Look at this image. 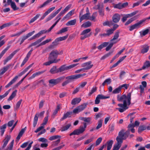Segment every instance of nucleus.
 Wrapping results in <instances>:
<instances>
[{
	"mask_svg": "<svg viewBox=\"0 0 150 150\" xmlns=\"http://www.w3.org/2000/svg\"><path fill=\"white\" fill-rule=\"evenodd\" d=\"M131 93H128L127 95L125 94L122 96L118 95L117 96V100L119 101H123V104L119 103L118 106L120 108H117L116 109L120 112H122L129 108L127 106L131 104Z\"/></svg>",
	"mask_w": 150,
	"mask_h": 150,
	"instance_id": "1",
	"label": "nucleus"
},
{
	"mask_svg": "<svg viewBox=\"0 0 150 150\" xmlns=\"http://www.w3.org/2000/svg\"><path fill=\"white\" fill-rule=\"evenodd\" d=\"M125 130L122 129L119 132L118 135L116 138L117 142L122 143L123 140L125 139L129 136L128 134L126 131L125 132Z\"/></svg>",
	"mask_w": 150,
	"mask_h": 150,
	"instance_id": "2",
	"label": "nucleus"
},
{
	"mask_svg": "<svg viewBox=\"0 0 150 150\" xmlns=\"http://www.w3.org/2000/svg\"><path fill=\"white\" fill-rule=\"evenodd\" d=\"M83 126H80L79 129L75 130L73 132L70 134V136L73 135H79L82 133L85 130L87 127L86 123V122H83Z\"/></svg>",
	"mask_w": 150,
	"mask_h": 150,
	"instance_id": "3",
	"label": "nucleus"
},
{
	"mask_svg": "<svg viewBox=\"0 0 150 150\" xmlns=\"http://www.w3.org/2000/svg\"><path fill=\"white\" fill-rule=\"evenodd\" d=\"M88 105V103H85L79 105L76 108H75L73 111V112L74 113H77L83 110L87 107Z\"/></svg>",
	"mask_w": 150,
	"mask_h": 150,
	"instance_id": "4",
	"label": "nucleus"
},
{
	"mask_svg": "<svg viewBox=\"0 0 150 150\" xmlns=\"http://www.w3.org/2000/svg\"><path fill=\"white\" fill-rule=\"evenodd\" d=\"M83 11L81 10L79 13V18L80 21L81 22L84 20H88L90 19V13L88 12L83 15H82Z\"/></svg>",
	"mask_w": 150,
	"mask_h": 150,
	"instance_id": "5",
	"label": "nucleus"
},
{
	"mask_svg": "<svg viewBox=\"0 0 150 150\" xmlns=\"http://www.w3.org/2000/svg\"><path fill=\"white\" fill-rule=\"evenodd\" d=\"M146 19L140 20L139 22L131 26L129 28L130 31H132L135 29H138L141 27V25L142 23L144 22Z\"/></svg>",
	"mask_w": 150,
	"mask_h": 150,
	"instance_id": "6",
	"label": "nucleus"
},
{
	"mask_svg": "<svg viewBox=\"0 0 150 150\" xmlns=\"http://www.w3.org/2000/svg\"><path fill=\"white\" fill-rule=\"evenodd\" d=\"M44 113L45 111H43L40 113H37L35 114L33 120V126L34 127H35L37 125L38 119V117L42 118Z\"/></svg>",
	"mask_w": 150,
	"mask_h": 150,
	"instance_id": "7",
	"label": "nucleus"
},
{
	"mask_svg": "<svg viewBox=\"0 0 150 150\" xmlns=\"http://www.w3.org/2000/svg\"><path fill=\"white\" fill-rule=\"evenodd\" d=\"M35 33V31L34 30L32 32L28 33L26 35L23 36L22 37L20 38L18 40V42H20V44L21 45L25 40L32 36Z\"/></svg>",
	"mask_w": 150,
	"mask_h": 150,
	"instance_id": "8",
	"label": "nucleus"
},
{
	"mask_svg": "<svg viewBox=\"0 0 150 150\" xmlns=\"http://www.w3.org/2000/svg\"><path fill=\"white\" fill-rule=\"evenodd\" d=\"M62 8V7H61L59 9L54 12H53L45 20V22L46 23L51 20L54 17L61 11Z\"/></svg>",
	"mask_w": 150,
	"mask_h": 150,
	"instance_id": "9",
	"label": "nucleus"
},
{
	"mask_svg": "<svg viewBox=\"0 0 150 150\" xmlns=\"http://www.w3.org/2000/svg\"><path fill=\"white\" fill-rule=\"evenodd\" d=\"M60 53L57 50H53L50 53L49 58L53 60L57 59L58 55Z\"/></svg>",
	"mask_w": 150,
	"mask_h": 150,
	"instance_id": "10",
	"label": "nucleus"
},
{
	"mask_svg": "<svg viewBox=\"0 0 150 150\" xmlns=\"http://www.w3.org/2000/svg\"><path fill=\"white\" fill-rule=\"evenodd\" d=\"M65 78V77L64 76L58 78L56 79H52L50 80L49 82L50 84L55 85L61 81L63 80Z\"/></svg>",
	"mask_w": 150,
	"mask_h": 150,
	"instance_id": "11",
	"label": "nucleus"
},
{
	"mask_svg": "<svg viewBox=\"0 0 150 150\" xmlns=\"http://www.w3.org/2000/svg\"><path fill=\"white\" fill-rule=\"evenodd\" d=\"M91 61H89L88 62L82 64H81L82 67H84L83 68L84 69V71L89 69L92 67L93 65L91 64Z\"/></svg>",
	"mask_w": 150,
	"mask_h": 150,
	"instance_id": "12",
	"label": "nucleus"
},
{
	"mask_svg": "<svg viewBox=\"0 0 150 150\" xmlns=\"http://www.w3.org/2000/svg\"><path fill=\"white\" fill-rule=\"evenodd\" d=\"M134 127L133 123L129 124L127 126L128 129L126 131L127 133L129 134L130 131L132 133H134L135 132V130L134 128Z\"/></svg>",
	"mask_w": 150,
	"mask_h": 150,
	"instance_id": "13",
	"label": "nucleus"
},
{
	"mask_svg": "<svg viewBox=\"0 0 150 150\" xmlns=\"http://www.w3.org/2000/svg\"><path fill=\"white\" fill-rule=\"evenodd\" d=\"M47 32L46 30L40 31L38 33L34 35L33 37L30 38V40L35 39L39 37L40 35L46 33Z\"/></svg>",
	"mask_w": 150,
	"mask_h": 150,
	"instance_id": "14",
	"label": "nucleus"
},
{
	"mask_svg": "<svg viewBox=\"0 0 150 150\" xmlns=\"http://www.w3.org/2000/svg\"><path fill=\"white\" fill-rule=\"evenodd\" d=\"M120 19V16L118 13H115L112 17V20L115 23L118 22Z\"/></svg>",
	"mask_w": 150,
	"mask_h": 150,
	"instance_id": "15",
	"label": "nucleus"
},
{
	"mask_svg": "<svg viewBox=\"0 0 150 150\" xmlns=\"http://www.w3.org/2000/svg\"><path fill=\"white\" fill-rule=\"evenodd\" d=\"M119 37V33L118 32H116L115 33L113 38L111 40V41L115 44L117 43L120 40L118 39Z\"/></svg>",
	"mask_w": 150,
	"mask_h": 150,
	"instance_id": "16",
	"label": "nucleus"
},
{
	"mask_svg": "<svg viewBox=\"0 0 150 150\" xmlns=\"http://www.w3.org/2000/svg\"><path fill=\"white\" fill-rule=\"evenodd\" d=\"M11 138L10 135H7L5 137L4 139L3 140L4 144L2 146V147L4 148L7 145L8 142L10 140Z\"/></svg>",
	"mask_w": 150,
	"mask_h": 150,
	"instance_id": "17",
	"label": "nucleus"
},
{
	"mask_svg": "<svg viewBox=\"0 0 150 150\" xmlns=\"http://www.w3.org/2000/svg\"><path fill=\"white\" fill-rule=\"evenodd\" d=\"M50 60L44 63L43 64V65L45 66H48L50 65V64H51L53 63H56L60 61V59H55L54 60H53L52 59H50Z\"/></svg>",
	"mask_w": 150,
	"mask_h": 150,
	"instance_id": "18",
	"label": "nucleus"
},
{
	"mask_svg": "<svg viewBox=\"0 0 150 150\" xmlns=\"http://www.w3.org/2000/svg\"><path fill=\"white\" fill-rule=\"evenodd\" d=\"M142 85L139 86V89L140 90V93H144V88L146 86L147 83L145 81H143L142 82Z\"/></svg>",
	"mask_w": 150,
	"mask_h": 150,
	"instance_id": "19",
	"label": "nucleus"
},
{
	"mask_svg": "<svg viewBox=\"0 0 150 150\" xmlns=\"http://www.w3.org/2000/svg\"><path fill=\"white\" fill-rule=\"evenodd\" d=\"M149 46L147 45H144L142 46L141 53L144 54L147 52L149 50Z\"/></svg>",
	"mask_w": 150,
	"mask_h": 150,
	"instance_id": "20",
	"label": "nucleus"
},
{
	"mask_svg": "<svg viewBox=\"0 0 150 150\" xmlns=\"http://www.w3.org/2000/svg\"><path fill=\"white\" fill-rule=\"evenodd\" d=\"M11 65L9 64L6 66L0 69V75L3 74L9 69Z\"/></svg>",
	"mask_w": 150,
	"mask_h": 150,
	"instance_id": "21",
	"label": "nucleus"
},
{
	"mask_svg": "<svg viewBox=\"0 0 150 150\" xmlns=\"http://www.w3.org/2000/svg\"><path fill=\"white\" fill-rule=\"evenodd\" d=\"M74 11V10H73L69 11L64 17L62 19V21H64L66 18L69 19L73 14Z\"/></svg>",
	"mask_w": 150,
	"mask_h": 150,
	"instance_id": "22",
	"label": "nucleus"
},
{
	"mask_svg": "<svg viewBox=\"0 0 150 150\" xmlns=\"http://www.w3.org/2000/svg\"><path fill=\"white\" fill-rule=\"evenodd\" d=\"M81 100L80 98H74L71 101V104L72 105H75L79 103Z\"/></svg>",
	"mask_w": 150,
	"mask_h": 150,
	"instance_id": "23",
	"label": "nucleus"
},
{
	"mask_svg": "<svg viewBox=\"0 0 150 150\" xmlns=\"http://www.w3.org/2000/svg\"><path fill=\"white\" fill-rule=\"evenodd\" d=\"M149 67H150V62L148 61H146L144 63L142 68L138 69V70L140 71L142 69H145Z\"/></svg>",
	"mask_w": 150,
	"mask_h": 150,
	"instance_id": "24",
	"label": "nucleus"
},
{
	"mask_svg": "<svg viewBox=\"0 0 150 150\" xmlns=\"http://www.w3.org/2000/svg\"><path fill=\"white\" fill-rule=\"evenodd\" d=\"M7 124H4L0 126V132L1 133V135L3 136L5 131V129L6 127Z\"/></svg>",
	"mask_w": 150,
	"mask_h": 150,
	"instance_id": "25",
	"label": "nucleus"
},
{
	"mask_svg": "<svg viewBox=\"0 0 150 150\" xmlns=\"http://www.w3.org/2000/svg\"><path fill=\"white\" fill-rule=\"evenodd\" d=\"M18 78V76H16L6 86V88H8L10 86L12 85L14 83Z\"/></svg>",
	"mask_w": 150,
	"mask_h": 150,
	"instance_id": "26",
	"label": "nucleus"
},
{
	"mask_svg": "<svg viewBox=\"0 0 150 150\" xmlns=\"http://www.w3.org/2000/svg\"><path fill=\"white\" fill-rule=\"evenodd\" d=\"M79 119L82 121H83L85 122H87L88 123H90L91 120V117H79Z\"/></svg>",
	"mask_w": 150,
	"mask_h": 150,
	"instance_id": "27",
	"label": "nucleus"
},
{
	"mask_svg": "<svg viewBox=\"0 0 150 150\" xmlns=\"http://www.w3.org/2000/svg\"><path fill=\"white\" fill-rule=\"evenodd\" d=\"M72 113L71 112H67L66 113H64L63 117L61 118V120L62 121L67 118L70 117Z\"/></svg>",
	"mask_w": 150,
	"mask_h": 150,
	"instance_id": "28",
	"label": "nucleus"
},
{
	"mask_svg": "<svg viewBox=\"0 0 150 150\" xmlns=\"http://www.w3.org/2000/svg\"><path fill=\"white\" fill-rule=\"evenodd\" d=\"M26 127H25L24 128H23L21 129L16 137L17 139L19 140L20 139L21 137L22 136L23 134L25 132L26 129Z\"/></svg>",
	"mask_w": 150,
	"mask_h": 150,
	"instance_id": "29",
	"label": "nucleus"
},
{
	"mask_svg": "<svg viewBox=\"0 0 150 150\" xmlns=\"http://www.w3.org/2000/svg\"><path fill=\"white\" fill-rule=\"evenodd\" d=\"M26 127H25L24 128H23L21 129L16 137L17 139L19 140L20 139L21 137L22 136L23 134L25 132L26 129Z\"/></svg>",
	"mask_w": 150,
	"mask_h": 150,
	"instance_id": "30",
	"label": "nucleus"
},
{
	"mask_svg": "<svg viewBox=\"0 0 150 150\" xmlns=\"http://www.w3.org/2000/svg\"><path fill=\"white\" fill-rule=\"evenodd\" d=\"M122 143L121 142H117V143L115 144L113 147V150H118L120 147Z\"/></svg>",
	"mask_w": 150,
	"mask_h": 150,
	"instance_id": "31",
	"label": "nucleus"
},
{
	"mask_svg": "<svg viewBox=\"0 0 150 150\" xmlns=\"http://www.w3.org/2000/svg\"><path fill=\"white\" fill-rule=\"evenodd\" d=\"M113 143V141L112 140H110L107 142V144H105L107 146V150H110L112 147Z\"/></svg>",
	"mask_w": 150,
	"mask_h": 150,
	"instance_id": "32",
	"label": "nucleus"
},
{
	"mask_svg": "<svg viewBox=\"0 0 150 150\" xmlns=\"http://www.w3.org/2000/svg\"><path fill=\"white\" fill-rule=\"evenodd\" d=\"M71 6V5L69 4L65 7L64 9L62 10L60 12L63 15H64L69 10Z\"/></svg>",
	"mask_w": 150,
	"mask_h": 150,
	"instance_id": "33",
	"label": "nucleus"
},
{
	"mask_svg": "<svg viewBox=\"0 0 150 150\" xmlns=\"http://www.w3.org/2000/svg\"><path fill=\"white\" fill-rule=\"evenodd\" d=\"M52 40L50 38L48 39H47L45 40L42 42L40 44H39L37 46V47H38L42 45H44L46 44V43H48L49 42L51 41Z\"/></svg>",
	"mask_w": 150,
	"mask_h": 150,
	"instance_id": "34",
	"label": "nucleus"
},
{
	"mask_svg": "<svg viewBox=\"0 0 150 150\" xmlns=\"http://www.w3.org/2000/svg\"><path fill=\"white\" fill-rule=\"evenodd\" d=\"M50 72L52 74H55L59 72L58 69H57V67L56 66H53L51 69Z\"/></svg>",
	"mask_w": 150,
	"mask_h": 150,
	"instance_id": "35",
	"label": "nucleus"
},
{
	"mask_svg": "<svg viewBox=\"0 0 150 150\" xmlns=\"http://www.w3.org/2000/svg\"><path fill=\"white\" fill-rule=\"evenodd\" d=\"M13 56V54L11 53L8 57L6 58L4 60V64H6L7 62L12 58Z\"/></svg>",
	"mask_w": 150,
	"mask_h": 150,
	"instance_id": "36",
	"label": "nucleus"
},
{
	"mask_svg": "<svg viewBox=\"0 0 150 150\" xmlns=\"http://www.w3.org/2000/svg\"><path fill=\"white\" fill-rule=\"evenodd\" d=\"M76 22V20L74 19L68 21L66 24L67 26H70L74 25Z\"/></svg>",
	"mask_w": 150,
	"mask_h": 150,
	"instance_id": "37",
	"label": "nucleus"
},
{
	"mask_svg": "<svg viewBox=\"0 0 150 150\" xmlns=\"http://www.w3.org/2000/svg\"><path fill=\"white\" fill-rule=\"evenodd\" d=\"M91 25V22L88 21L83 23L81 26V27L84 28H88L90 27Z\"/></svg>",
	"mask_w": 150,
	"mask_h": 150,
	"instance_id": "38",
	"label": "nucleus"
},
{
	"mask_svg": "<svg viewBox=\"0 0 150 150\" xmlns=\"http://www.w3.org/2000/svg\"><path fill=\"white\" fill-rule=\"evenodd\" d=\"M17 92V91L16 90H15L13 92L11 96L8 99V101L11 100L16 96Z\"/></svg>",
	"mask_w": 150,
	"mask_h": 150,
	"instance_id": "39",
	"label": "nucleus"
},
{
	"mask_svg": "<svg viewBox=\"0 0 150 150\" xmlns=\"http://www.w3.org/2000/svg\"><path fill=\"white\" fill-rule=\"evenodd\" d=\"M149 32V30L146 29L145 30L141 31L139 32L140 35L142 37L148 34Z\"/></svg>",
	"mask_w": 150,
	"mask_h": 150,
	"instance_id": "40",
	"label": "nucleus"
},
{
	"mask_svg": "<svg viewBox=\"0 0 150 150\" xmlns=\"http://www.w3.org/2000/svg\"><path fill=\"white\" fill-rule=\"evenodd\" d=\"M58 41L56 39L54 41L52 42V44L49 46V48H52L54 47L57 46L58 44Z\"/></svg>",
	"mask_w": 150,
	"mask_h": 150,
	"instance_id": "41",
	"label": "nucleus"
},
{
	"mask_svg": "<svg viewBox=\"0 0 150 150\" xmlns=\"http://www.w3.org/2000/svg\"><path fill=\"white\" fill-rule=\"evenodd\" d=\"M71 125L70 124H68L66 125L62 126L61 128V131L63 132L67 130Z\"/></svg>",
	"mask_w": 150,
	"mask_h": 150,
	"instance_id": "42",
	"label": "nucleus"
},
{
	"mask_svg": "<svg viewBox=\"0 0 150 150\" xmlns=\"http://www.w3.org/2000/svg\"><path fill=\"white\" fill-rule=\"evenodd\" d=\"M121 91V89L120 86H119L118 87L114 90L112 91V93L113 94H118L120 93Z\"/></svg>",
	"mask_w": 150,
	"mask_h": 150,
	"instance_id": "43",
	"label": "nucleus"
},
{
	"mask_svg": "<svg viewBox=\"0 0 150 150\" xmlns=\"http://www.w3.org/2000/svg\"><path fill=\"white\" fill-rule=\"evenodd\" d=\"M103 5L102 4H98L93 7V8L96 10H98L99 11L103 9Z\"/></svg>",
	"mask_w": 150,
	"mask_h": 150,
	"instance_id": "44",
	"label": "nucleus"
},
{
	"mask_svg": "<svg viewBox=\"0 0 150 150\" xmlns=\"http://www.w3.org/2000/svg\"><path fill=\"white\" fill-rule=\"evenodd\" d=\"M86 74L85 73H84L83 74H78L76 75H73V78L74 79H79V78H81V77L84 76Z\"/></svg>",
	"mask_w": 150,
	"mask_h": 150,
	"instance_id": "45",
	"label": "nucleus"
},
{
	"mask_svg": "<svg viewBox=\"0 0 150 150\" xmlns=\"http://www.w3.org/2000/svg\"><path fill=\"white\" fill-rule=\"evenodd\" d=\"M59 72H62L66 70H67V67L65 65L62 66L58 69Z\"/></svg>",
	"mask_w": 150,
	"mask_h": 150,
	"instance_id": "46",
	"label": "nucleus"
},
{
	"mask_svg": "<svg viewBox=\"0 0 150 150\" xmlns=\"http://www.w3.org/2000/svg\"><path fill=\"white\" fill-rule=\"evenodd\" d=\"M91 31V29L90 28L87 29L83 30L81 33V35H87V34L88 33ZM88 35H89L88 34ZM91 35V34H89Z\"/></svg>",
	"mask_w": 150,
	"mask_h": 150,
	"instance_id": "47",
	"label": "nucleus"
},
{
	"mask_svg": "<svg viewBox=\"0 0 150 150\" xmlns=\"http://www.w3.org/2000/svg\"><path fill=\"white\" fill-rule=\"evenodd\" d=\"M40 14H37L34 17L32 18L29 22V23H31L36 20L40 16Z\"/></svg>",
	"mask_w": 150,
	"mask_h": 150,
	"instance_id": "48",
	"label": "nucleus"
},
{
	"mask_svg": "<svg viewBox=\"0 0 150 150\" xmlns=\"http://www.w3.org/2000/svg\"><path fill=\"white\" fill-rule=\"evenodd\" d=\"M11 24L10 22L5 23L0 27V29L2 30L6 27H9L11 25Z\"/></svg>",
	"mask_w": 150,
	"mask_h": 150,
	"instance_id": "49",
	"label": "nucleus"
},
{
	"mask_svg": "<svg viewBox=\"0 0 150 150\" xmlns=\"http://www.w3.org/2000/svg\"><path fill=\"white\" fill-rule=\"evenodd\" d=\"M68 30V28L65 27L62 28L57 33V34H59L61 33H64L67 31Z\"/></svg>",
	"mask_w": 150,
	"mask_h": 150,
	"instance_id": "50",
	"label": "nucleus"
},
{
	"mask_svg": "<svg viewBox=\"0 0 150 150\" xmlns=\"http://www.w3.org/2000/svg\"><path fill=\"white\" fill-rule=\"evenodd\" d=\"M10 5L11 8L14 11L18 10L19 9L17 7L15 3L14 2H12V3Z\"/></svg>",
	"mask_w": 150,
	"mask_h": 150,
	"instance_id": "51",
	"label": "nucleus"
},
{
	"mask_svg": "<svg viewBox=\"0 0 150 150\" xmlns=\"http://www.w3.org/2000/svg\"><path fill=\"white\" fill-rule=\"evenodd\" d=\"M65 79L66 80L69 81V83L71 82L72 80H74L73 75L67 76Z\"/></svg>",
	"mask_w": 150,
	"mask_h": 150,
	"instance_id": "52",
	"label": "nucleus"
},
{
	"mask_svg": "<svg viewBox=\"0 0 150 150\" xmlns=\"http://www.w3.org/2000/svg\"><path fill=\"white\" fill-rule=\"evenodd\" d=\"M103 120H100L98 122V125L96 127V129H98L101 127L102 125Z\"/></svg>",
	"mask_w": 150,
	"mask_h": 150,
	"instance_id": "53",
	"label": "nucleus"
},
{
	"mask_svg": "<svg viewBox=\"0 0 150 150\" xmlns=\"http://www.w3.org/2000/svg\"><path fill=\"white\" fill-rule=\"evenodd\" d=\"M59 109H60V106L59 105H58L57 106V108L54 111L53 113V114L52 115V117H54V116L57 113L58 111L59 110Z\"/></svg>",
	"mask_w": 150,
	"mask_h": 150,
	"instance_id": "54",
	"label": "nucleus"
},
{
	"mask_svg": "<svg viewBox=\"0 0 150 150\" xmlns=\"http://www.w3.org/2000/svg\"><path fill=\"white\" fill-rule=\"evenodd\" d=\"M97 88L96 87H93L91 90L88 93V96H90L93 93L95 92L97 90Z\"/></svg>",
	"mask_w": 150,
	"mask_h": 150,
	"instance_id": "55",
	"label": "nucleus"
},
{
	"mask_svg": "<svg viewBox=\"0 0 150 150\" xmlns=\"http://www.w3.org/2000/svg\"><path fill=\"white\" fill-rule=\"evenodd\" d=\"M146 129V127L145 126H141L139 128L138 130V132L139 133H140L142 131L145 130Z\"/></svg>",
	"mask_w": 150,
	"mask_h": 150,
	"instance_id": "56",
	"label": "nucleus"
},
{
	"mask_svg": "<svg viewBox=\"0 0 150 150\" xmlns=\"http://www.w3.org/2000/svg\"><path fill=\"white\" fill-rule=\"evenodd\" d=\"M60 137V136L59 135H54L50 137L49 139L51 141H52L58 138H59Z\"/></svg>",
	"mask_w": 150,
	"mask_h": 150,
	"instance_id": "57",
	"label": "nucleus"
},
{
	"mask_svg": "<svg viewBox=\"0 0 150 150\" xmlns=\"http://www.w3.org/2000/svg\"><path fill=\"white\" fill-rule=\"evenodd\" d=\"M10 47V45H8L7 46L6 48H5L1 52L0 54L3 56L4 54L8 50Z\"/></svg>",
	"mask_w": 150,
	"mask_h": 150,
	"instance_id": "58",
	"label": "nucleus"
},
{
	"mask_svg": "<svg viewBox=\"0 0 150 150\" xmlns=\"http://www.w3.org/2000/svg\"><path fill=\"white\" fill-rule=\"evenodd\" d=\"M26 31V30H22L21 31H20L16 34H12L11 35V37H15L16 36H19L21 34L25 32Z\"/></svg>",
	"mask_w": 150,
	"mask_h": 150,
	"instance_id": "59",
	"label": "nucleus"
},
{
	"mask_svg": "<svg viewBox=\"0 0 150 150\" xmlns=\"http://www.w3.org/2000/svg\"><path fill=\"white\" fill-rule=\"evenodd\" d=\"M60 140L59 139L53 142L52 144V145L54 147L57 146L59 143L60 142Z\"/></svg>",
	"mask_w": 150,
	"mask_h": 150,
	"instance_id": "60",
	"label": "nucleus"
},
{
	"mask_svg": "<svg viewBox=\"0 0 150 150\" xmlns=\"http://www.w3.org/2000/svg\"><path fill=\"white\" fill-rule=\"evenodd\" d=\"M97 96L100 99H106L110 98V96H105L102 94H99Z\"/></svg>",
	"mask_w": 150,
	"mask_h": 150,
	"instance_id": "61",
	"label": "nucleus"
},
{
	"mask_svg": "<svg viewBox=\"0 0 150 150\" xmlns=\"http://www.w3.org/2000/svg\"><path fill=\"white\" fill-rule=\"evenodd\" d=\"M10 89L7 91H6V92L3 95H0V100L6 97L9 93Z\"/></svg>",
	"mask_w": 150,
	"mask_h": 150,
	"instance_id": "62",
	"label": "nucleus"
},
{
	"mask_svg": "<svg viewBox=\"0 0 150 150\" xmlns=\"http://www.w3.org/2000/svg\"><path fill=\"white\" fill-rule=\"evenodd\" d=\"M103 26L108 25L110 26L112 25V22L111 21H106L103 23Z\"/></svg>",
	"mask_w": 150,
	"mask_h": 150,
	"instance_id": "63",
	"label": "nucleus"
},
{
	"mask_svg": "<svg viewBox=\"0 0 150 150\" xmlns=\"http://www.w3.org/2000/svg\"><path fill=\"white\" fill-rule=\"evenodd\" d=\"M113 7L114 8H117L120 9H122L121 4V3L115 4Z\"/></svg>",
	"mask_w": 150,
	"mask_h": 150,
	"instance_id": "64",
	"label": "nucleus"
}]
</instances>
